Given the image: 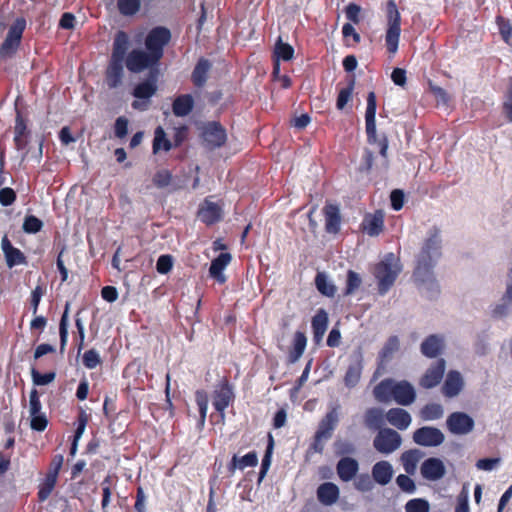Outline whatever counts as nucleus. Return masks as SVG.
I'll list each match as a JSON object with an SVG mask.
<instances>
[{
  "label": "nucleus",
  "instance_id": "obj_1",
  "mask_svg": "<svg viewBox=\"0 0 512 512\" xmlns=\"http://www.w3.org/2000/svg\"><path fill=\"white\" fill-rule=\"evenodd\" d=\"M442 255V232L438 227L430 228L416 257L413 277L418 288L427 298H436L440 286L434 276V267Z\"/></svg>",
  "mask_w": 512,
  "mask_h": 512
},
{
  "label": "nucleus",
  "instance_id": "obj_2",
  "mask_svg": "<svg viewBox=\"0 0 512 512\" xmlns=\"http://www.w3.org/2000/svg\"><path fill=\"white\" fill-rule=\"evenodd\" d=\"M373 393L379 402L387 403L394 400L403 406L412 404L416 399L413 385L405 380L384 379L375 386Z\"/></svg>",
  "mask_w": 512,
  "mask_h": 512
},
{
  "label": "nucleus",
  "instance_id": "obj_3",
  "mask_svg": "<svg viewBox=\"0 0 512 512\" xmlns=\"http://www.w3.org/2000/svg\"><path fill=\"white\" fill-rule=\"evenodd\" d=\"M402 270L400 259L394 253H387L374 268V276L378 282L381 295L386 294L395 283Z\"/></svg>",
  "mask_w": 512,
  "mask_h": 512
},
{
  "label": "nucleus",
  "instance_id": "obj_4",
  "mask_svg": "<svg viewBox=\"0 0 512 512\" xmlns=\"http://www.w3.org/2000/svg\"><path fill=\"white\" fill-rule=\"evenodd\" d=\"M376 95L369 92L367 96V107L365 112L366 133L370 144H377L379 152L383 158L387 156L388 141L386 137H379L376 131Z\"/></svg>",
  "mask_w": 512,
  "mask_h": 512
},
{
  "label": "nucleus",
  "instance_id": "obj_5",
  "mask_svg": "<svg viewBox=\"0 0 512 512\" xmlns=\"http://www.w3.org/2000/svg\"><path fill=\"white\" fill-rule=\"evenodd\" d=\"M400 13L393 0L388 2L387 5V31H386V45L390 53L394 54L398 50L399 37H400Z\"/></svg>",
  "mask_w": 512,
  "mask_h": 512
},
{
  "label": "nucleus",
  "instance_id": "obj_6",
  "mask_svg": "<svg viewBox=\"0 0 512 512\" xmlns=\"http://www.w3.org/2000/svg\"><path fill=\"white\" fill-rule=\"evenodd\" d=\"M402 443L398 432L390 428L380 429L373 440L374 448L382 454H391L396 451Z\"/></svg>",
  "mask_w": 512,
  "mask_h": 512
},
{
  "label": "nucleus",
  "instance_id": "obj_7",
  "mask_svg": "<svg viewBox=\"0 0 512 512\" xmlns=\"http://www.w3.org/2000/svg\"><path fill=\"white\" fill-rule=\"evenodd\" d=\"M170 31L163 27L154 28L146 37L145 45L152 58L159 61L163 56V48L169 42Z\"/></svg>",
  "mask_w": 512,
  "mask_h": 512
},
{
  "label": "nucleus",
  "instance_id": "obj_8",
  "mask_svg": "<svg viewBox=\"0 0 512 512\" xmlns=\"http://www.w3.org/2000/svg\"><path fill=\"white\" fill-rule=\"evenodd\" d=\"M448 431L456 436L470 434L475 428L474 419L465 412H453L446 419Z\"/></svg>",
  "mask_w": 512,
  "mask_h": 512
},
{
  "label": "nucleus",
  "instance_id": "obj_9",
  "mask_svg": "<svg viewBox=\"0 0 512 512\" xmlns=\"http://www.w3.org/2000/svg\"><path fill=\"white\" fill-rule=\"evenodd\" d=\"M339 422V407H333L326 416L321 420L318 430L315 436V450L321 451L322 447H319V443L323 440L331 438L333 431L335 430Z\"/></svg>",
  "mask_w": 512,
  "mask_h": 512
},
{
  "label": "nucleus",
  "instance_id": "obj_10",
  "mask_svg": "<svg viewBox=\"0 0 512 512\" xmlns=\"http://www.w3.org/2000/svg\"><path fill=\"white\" fill-rule=\"evenodd\" d=\"M413 440L420 446L436 447L444 442L445 436L438 428L424 426L413 433Z\"/></svg>",
  "mask_w": 512,
  "mask_h": 512
},
{
  "label": "nucleus",
  "instance_id": "obj_11",
  "mask_svg": "<svg viewBox=\"0 0 512 512\" xmlns=\"http://www.w3.org/2000/svg\"><path fill=\"white\" fill-rule=\"evenodd\" d=\"M24 28L25 20L21 18L17 19L15 23L9 28L7 36L0 48L1 55H10L17 49Z\"/></svg>",
  "mask_w": 512,
  "mask_h": 512
},
{
  "label": "nucleus",
  "instance_id": "obj_12",
  "mask_svg": "<svg viewBox=\"0 0 512 512\" xmlns=\"http://www.w3.org/2000/svg\"><path fill=\"white\" fill-rule=\"evenodd\" d=\"M202 137L206 145L211 149L221 147L227 139L225 130L216 122L205 125Z\"/></svg>",
  "mask_w": 512,
  "mask_h": 512
},
{
  "label": "nucleus",
  "instance_id": "obj_13",
  "mask_svg": "<svg viewBox=\"0 0 512 512\" xmlns=\"http://www.w3.org/2000/svg\"><path fill=\"white\" fill-rule=\"evenodd\" d=\"M157 62L150 53L142 50H133L126 59V66L131 72H140Z\"/></svg>",
  "mask_w": 512,
  "mask_h": 512
},
{
  "label": "nucleus",
  "instance_id": "obj_14",
  "mask_svg": "<svg viewBox=\"0 0 512 512\" xmlns=\"http://www.w3.org/2000/svg\"><path fill=\"white\" fill-rule=\"evenodd\" d=\"M446 363L443 359L437 360L431 367L427 369L420 380V385L426 389L437 386L443 378Z\"/></svg>",
  "mask_w": 512,
  "mask_h": 512
},
{
  "label": "nucleus",
  "instance_id": "obj_15",
  "mask_svg": "<svg viewBox=\"0 0 512 512\" xmlns=\"http://www.w3.org/2000/svg\"><path fill=\"white\" fill-rule=\"evenodd\" d=\"M446 472L443 461L439 458H428L421 465V474L423 478L430 481L441 479Z\"/></svg>",
  "mask_w": 512,
  "mask_h": 512
},
{
  "label": "nucleus",
  "instance_id": "obj_16",
  "mask_svg": "<svg viewBox=\"0 0 512 512\" xmlns=\"http://www.w3.org/2000/svg\"><path fill=\"white\" fill-rule=\"evenodd\" d=\"M363 370V357L360 352L352 356L346 374L344 376V383L346 387H355L360 379Z\"/></svg>",
  "mask_w": 512,
  "mask_h": 512
},
{
  "label": "nucleus",
  "instance_id": "obj_17",
  "mask_svg": "<svg viewBox=\"0 0 512 512\" xmlns=\"http://www.w3.org/2000/svg\"><path fill=\"white\" fill-rule=\"evenodd\" d=\"M234 394L232 388L227 382L218 385L214 391L213 405L215 409L224 417V411L233 400Z\"/></svg>",
  "mask_w": 512,
  "mask_h": 512
},
{
  "label": "nucleus",
  "instance_id": "obj_18",
  "mask_svg": "<svg viewBox=\"0 0 512 512\" xmlns=\"http://www.w3.org/2000/svg\"><path fill=\"white\" fill-rule=\"evenodd\" d=\"M358 470V461L350 457L341 458L336 466L337 474L343 482H349L353 480L356 477Z\"/></svg>",
  "mask_w": 512,
  "mask_h": 512
},
{
  "label": "nucleus",
  "instance_id": "obj_19",
  "mask_svg": "<svg viewBox=\"0 0 512 512\" xmlns=\"http://www.w3.org/2000/svg\"><path fill=\"white\" fill-rule=\"evenodd\" d=\"M340 496L339 487L332 482H325L317 488L318 501L325 506L335 504Z\"/></svg>",
  "mask_w": 512,
  "mask_h": 512
},
{
  "label": "nucleus",
  "instance_id": "obj_20",
  "mask_svg": "<svg viewBox=\"0 0 512 512\" xmlns=\"http://www.w3.org/2000/svg\"><path fill=\"white\" fill-rule=\"evenodd\" d=\"M384 226V214L382 211H376L373 214H367L362 222L363 230L369 236L379 235Z\"/></svg>",
  "mask_w": 512,
  "mask_h": 512
},
{
  "label": "nucleus",
  "instance_id": "obj_21",
  "mask_svg": "<svg viewBox=\"0 0 512 512\" xmlns=\"http://www.w3.org/2000/svg\"><path fill=\"white\" fill-rule=\"evenodd\" d=\"M231 261V255L229 253H221L215 258L209 268V274L218 283L222 284L226 281L224 270Z\"/></svg>",
  "mask_w": 512,
  "mask_h": 512
},
{
  "label": "nucleus",
  "instance_id": "obj_22",
  "mask_svg": "<svg viewBox=\"0 0 512 512\" xmlns=\"http://www.w3.org/2000/svg\"><path fill=\"white\" fill-rule=\"evenodd\" d=\"M394 470L388 461H379L372 467V478L379 485H387L393 478Z\"/></svg>",
  "mask_w": 512,
  "mask_h": 512
},
{
  "label": "nucleus",
  "instance_id": "obj_23",
  "mask_svg": "<svg viewBox=\"0 0 512 512\" xmlns=\"http://www.w3.org/2000/svg\"><path fill=\"white\" fill-rule=\"evenodd\" d=\"M198 216L202 222L213 224L221 219L222 209L218 204L205 200L198 212Z\"/></svg>",
  "mask_w": 512,
  "mask_h": 512
},
{
  "label": "nucleus",
  "instance_id": "obj_24",
  "mask_svg": "<svg viewBox=\"0 0 512 512\" xmlns=\"http://www.w3.org/2000/svg\"><path fill=\"white\" fill-rule=\"evenodd\" d=\"M387 421L399 430L407 429L411 424L410 414L402 408H392L386 413Z\"/></svg>",
  "mask_w": 512,
  "mask_h": 512
},
{
  "label": "nucleus",
  "instance_id": "obj_25",
  "mask_svg": "<svg viewBox=\"0 0 512 512\" xmlns=\"http://www.w3.org/2000/svg\"><path fill=\"white\" fill-rule=\"evenodd\" d=\"M463 388V379L459 372L450 371L442 387L443 394L452 398L457 396Z\"/></svg>",
  "mask_w": 512,
  "mask_h": 512
},
{
  "label": "nucleus",
  "instance_id": "obj_26",
  "mask_svg": "<svg viewBox=\"0 0 512 512\" xmlns=\"http://www.w3.org/2000/svg\"><path fill=\"white\" fill-rule=\"evenodd\" d=\"M444 347V338L440 335H430L421 344V352L429 358H435Z\"/></svg>",
  "mask_w": 512,
  "mask_h": 512
},
{
  "label": "nucleus",
  "instance_id": "obj_27",
  "mask_svg": "<svg viewBox=\"0 0 512 512\" xmlns=\"http://www.w3.org/2000/svg\"><path fill=\"white\" fill-rule=\"evenodd\" d=\"M328 327V314L324 309H319L312 319L314 341L320 343Z\"/></svg>",
  "mask_w": 512,
  "mask_h": 512
},
{
  "label": "nucleus",
  "instance_id": "obj_28",
  "mask_svg": "<svg viewBox=\"0 0 512 512\" xmlns=\"http://www.w3.org/2000/svg\"><path fill=\"white\" fill-rule=\"evenodd\" d=\"M257 464L258 455L256 452L252 451L242 457L234 455L228 466V469L233 474L236 470H244L248 467H255Z\"/></svg>",
  "mask_w": 512,
  "mask_h": 512
},
{
  "label": "nucleus",
  "instance_id": "obj_29",
  "mask_svg": "<svg viewBox=\"0 0 512 512\" xmlns=\"http://www.w3.org/2000/svg\"><path fill=\"white\" fill-rule=\"evenodd\" d=\"M423 456L424 453L419 449H411L405 451L401 455V462L405 472L409 475H413L416 472L418 463L423 458Z\"/></svg>",
  "mask_w": 512,
  "mask_h": 512
},
{
  "label": "nucleus",
  "instance_id": "obj_30",
  "mask_svg": "<svg viewBox=\"0 0 512 512\" xmlns=\"http://www.w3.org/2000/svg\"><path fill=\"white\" fill-rule=\"evenodd\" d=\"M129 47V38L125 32H118L114 39L112 59L113 61L123 62Z\"/></svg>",
  "mask_w": 512,
  "mask_h": 512
},
{
  "label": "nucleus",
  "instance_id": "obj_31",
  "mask_svg": "<svg viewBox=\"0 0 512 512\" xmlns=\"http://www.w3.org/2000/svg\"><path fill=\"white\" fill-rule=\"evenodd\" d=\"M341 217L339 208L335 205L325 207V228L328 233H337L340 229Z\"/></svg>",
  "mask_w": 512,
  "mask_h": 512
},
{
  "label": "nucleus",
  "instance_id": "obj_32",
  "mask_svg": "<svg viewBox=\"0 0 512 512\" xmlns=\"http://www.w3.org/2000/svg\"><path fill=\"white\" fill-rule=\"evenodd\" d=\"M124 75L123 62L111 60L106 75V81L109 88H117L121 85Z\"/></svg>",
  "mask_w": 512,
  "mask_h": 512
},
{
  "label": "nucleus",
  "instance_id": "obj_33",
  "mask_svg": "<svg viewBox=\"0 0 512 512\" xmlns=\"http://www.w3.org/2000/svg\"><path fill=\"white\" fill-rule=\"evenodd\" d=\"M193 98L190 95H182L173 102V113L178 117L188 115L193 109Z\"/></svg>",
  "mask_w": 512,
  "mask_h": 512
},
{
  "label": "nucleus",
  "instance_id": "obj_34",
  "mask_svg": "<svg viewBox=\"0 0 512 512\" xmlns=\"http://www.w3.org/2000/svg\"><path fill=\"white\" fill-rule=\"evenodd\" d=\"M211 68V64L206 59H200L192 73V79L196 86L201 87L207 81V75Z\"/></svg>",
  "mask_w": 512,
  "mask_h": 512
},
{
  "label": "nucleus",
  "instance_id": "obj_35",
  "mask_svg": "<svg viewBox=\"0 0 512 512\" xmlns=\"http://www.w3.org/2000/svg\"><path fill=\"white\" fill-rule=\"evenodd\" d=\"M307 345V338L302 332H296L293 341V348L289 354V360L292 363L297 362L303 355Z\"/></svg>",
  "mask_w": 512,
  "mask_h": 512
},
{
  "label": "nucleus",
  "instance_id": "obj_36",
  "mask_svg": "<svg viewBox=\"0 0 512 512\" xmlns=\"http://www.w3.org/2000/svg\"><path fill=\"white\" fill-rule=\"evenodd\" d=\"M365 424L370 429H381L384 425V413L380 408H371L365 414Z\"/></svg>",
  "mask_w": 512,
  "mask_h": 512
},
{
  "label": "nucleus",
  "instance_id": "obj_37",
  "mask_svg": "<svg viewBox=\"0 0 512 512\" xmlns=\"http://www.w3.org/2000/svg\"><path fill=\"white\" fill-rule=\"evenodd\" d=\"M421 418L425 421H434L443 417L444 408L439 403L425 405L420 411Z\"/></svg>",
  "mask_w": 512,
  "mask_h": 512
},
{
  "label": "nucleus",
  "instance_id": "obj_38",
  "mask_svg": "<svg viewBox=\"0 0 512 512\" xmlns=\"http://www.w3.org/2000/svg\"><path fill=\"white\" fill-rule=\"evenodd\" d=\"M315 285L318 291L327 296L332 297L336 292V288L333 283L328 279L325 273L319 272L315 278Z\"/></svg>",
  "mask_w": 512,
  "mask_h": 512
},
{
  "label": "nucleus",
  "instance_id": "obj_39",
  "mask_svg": "<svg viewBox=\"0 0 512 512\" xmlns=\"http://www.w3.org/2000/svg\"><path fill=\"white\" fill-rule=\"evenodd\" d=\"M155 81H145L138 84L133 92L134 97L137 99L149 100L156 92Z\"/></svg>",
  "mask_w": 512,
  "mask_h": 512
},
{
  "label": "nucleus",
  "instance_id": "obj_40",
  "mask_svg": "<svg viewBox=\"0 0 512 512\" xmlns=\"http://www.w3.org/2000/svg\"><path fill=\"white\" fill-rule=\"evenodd\" d=\"M69 309H70V303H66L64 312L62 314L60 325H59V334H60V350L61 352L64 351L65 346L68 341V326H69Z\"/></svg>",
  "mask_w": 512,
  "mask_h": 512
},
{
  "label": "nucleus",
  "instance_id": "obj_41",
  "mask_svg": "<svg viewBox=\"0 0 512 512\" xmlns=\"http://www.w3.org/2000/svg\"><path fill=\"white\" fill-rule=\"evenodd\" d=\"M399 339L396 336L390 337L383 346L379 358L382 362L389 361L395 352L399 349Z\"/></svg>",
  "mask_w": 512,
  "mask_h": 512
},
{
  "label": "nucleus",
  "instance_id": "obj_42",
  "mask_svg": "<svg viewBox=\"0 0 512 512\" xmlns=\"http://www.w3.org/2000/svg\"><path fill=\"white\" fill-rule=\"evenodd\" d=\"M171 148V143L166 139L165 132L162 127H157L153 140V152L157 153L161 149L168 151Z\"/></svg>",
  "mask_w": 512,
  "mask_h": 512
},
{
  "label": "nucleus",
  "instance_id": "obj_43",
  "mask_svg": "<svg viewBox=\"0 0 512 512\" xmlns=\"http://www.w3.org/2000/svg\"><path fill=\"white\" fill-rule=\"evenodd\" d=\"M195 397L200 413L199 424L200 426H204L208 411V394L203 390H198L195 394Z\"/></svg>",
  "mask_w": 512,
  "mask_h": 512
},
{
  "label": "nucleus",
  "instance_id": "obj_44",
  "mask_svg": "<svg viewBox=\"0 0 512 512\" xmlns=\"http://www.w3.org/2000/svg\"><path fill=\"white\" fill-rule=\"evenodd\" d=\"M117 5L122 15L130 16L139 11L141 2L140 0H118Z\"/></svg>",
  "mask_w": 512,
  "mask_h": 512
},
{
  "label": "nucleus",
  "instance_id": "obj_45",
  "mask_svg": "<svg viewBox=\"0 0 512 512\" xmlns=\"http://www.w3.org/2000/svg\"><path fill=\"white\" fill-rule=\"evenodd\" d=\"M57 478L55 472H49L45 478V482L42 486V488L39 490V499L41 501H45L49 495L51 494L52 490L55 487Z\"/></svg>",
  "mask_w": 512,
  "mask_h": 512
},
{
  "label": "nucleus",
  "instance_id": "obj_46",
  "mask_svg": "<svg viewBox=\"0 0 512 512\" xmlns=\"http://www.w3.org/2000/svg\"><path fill=\"white\" fill-rule=\"evenodd\" d=\"M354 480V487L360 492H368L373 489V478L367 473L356 475Z\"/></svg>",
  "mask_w": 512,
  "mask_h": 512
},
{
  "label": "nucleus",
  "instance_id": "obj_47",
  "mask_svg": "<svg viewBox=\"0 0 512 512\" xmlns=\"http://www.w3.org/2000/svg\"><path fill=\"white\" fill-rule=\"evenodd\" d=\"M275 54L278 59L288 61L293 58L294 49L291 45L283 43L281 39H279L275 46Z\"/></svg>",
  "mask_w": 512,
  "mask_h": 512
},
{
  "label": "nucleus",
  "instance_id": "obj_48",
  "mask_svg": "<svg viewBox=\"0 0 512 512\" xmlns=\"http://www.w3.org/2000/svg\"><path fill=\"white\" fill-rule=\"evenodd\" d=\"M354 90V81H351V83L346 87L340 90L336 102V106L339 110L344 109L346 104L351 99L352 93Z\"/></svg>",
  "mask_w": 512,
  "mask_h": 512
},
{
  "label": "nucleus",
  "instance_id": "obj_49",
  "mask_svg": "<svg viewBox=\"0 0 512 512\" xmlns=\"http://www.w3.org/2000/svg\"><path fill=\"white\" fill-rule=\"evenodd\" d=\"M101 363L100 354L95 349L86 351L83 355V364L88 369H94Z\"/></svg>",
  "mask_w": 512,
  "mask_h": 512
},
{
  "label": "nucleus",
  "instance_id": "obj_50",
  "mask_svg": "<svg viewBox=\"0 0 512 512\" xmlns=\"http://www.w3.org/2000/svg\"><path fill=\"white\" fill-rule=\"evenodd\" d=\"M455 512H470L469 489L466 485L463 486L460 494L457 497V506Z\"/></svg>",
  "mask_w": 512,
  "mask_h": 512
},
{
  "label": "nucleus",
  "instance_id": "obj_51",
  "mask_svg": "<svg viewBox=\"0 0 512 512\" xmlns=\"http://www.w3.org/2000/svg\"><path fill=\"white\" fill-rule=\"evenodd\" d=\"M362 280L358 273L350 270L347 275L346 295L353 294L361 285Z\"/></svg>",
  "mask_w": 512,
  "mask_h": 512
},
{
  "label": "nucleus",
  "instance_id": "obj_52",
  "mask_svg": "<svg viewBox=\"0 0 512 512\" xmlns=\"http://www.w3.org/2000/svg\"><path fill=\"white\" fill-rule=\"evenodd\" d=\"M406 512H429V504L426 500L416 498L407 502Z\"/></svg>",
  "mask_w": 512,
  "mask_h": 512
},
{
  "label": "nucleus",
  "instance_id": "obj_53",
  "mask_svg": "<svg viewBox=\"0 0 512 512\" xmlns=\"http://www.w3.org/2000/svg\"><path fill=\"white\" fill-rule=\"evenodd\" d=\"M42 226H43V223L40 219H38L35 216L30 215V216H27L24 220L23 230L26 233H36V232L40 231Z\"/></svg>",
  "mask_w": 512,
  "mask_h": 512
},
{
  "label": "nucleus",
  "instance_id": "obj_54",
  "mask_svg": "<svg viewBox=\"0 0 512 512\" xmlns=\"http://www.w3.org/2000/svg\"><path fill=\"white\" fill-rule=\"evenodd\" d=\"M6 262L9 267L22 264L24 262V256L17 248L12 247L5 253Z\"/></svg>",
  "mask_w": 512,
  "mask_h": 512
},
{
  "label": "nucleus",
  "instance_id": "obj_55",
  "mask_svg": "<svg viewBox=\"0 0 512 512\" xmlns=\"http://www.w3.org/2000/svg\"><path fill=\"white\" fill-rule=\"evenodd\" d=\"M42 405L39 400L38 392L36 389H33L29 395V415L34 416L37 414H41Z\"/></svg>",
  "mask_w": 512,
  "mask_h": 512
},
{
  "label": "nucleus",
  "instance_id": "obj_56",
  "mask_svg": "<svg viewBox=\"0 0 512 512\" xmlns=\"http://www.w3.org/2000/svg\"><path fill=\"white\" fill-rule=\"evenodd\" d=\"M31 374H32L33 383L35 385H39V386L47 385L55 379L54 372L41 374L38 371H36L35 369H33Z\"/></svg>",
  "mask_w": 512,
  "mask_h": 512
},
{
  "label": "nucleus",
  "instance_id": "obj_57",
  "mask_svg": "<svg viewBox=\"0 0 512 512\" xmlns=\"http://www.w3.org/2000/svg\"><path fill=\"white\" fill-rule=\"evenodd\" d=\"M171 173L168 170H159L153 177V182L158 188L167 187L171 182Z\"/></svg>",
  "mask_w": 512,
  "mask_h": 512
},
{
  "label": "nucleus",
  "instance_id": "obj_58",
  "mask_svg": "<svg viewBox=\"0 0 512 512\" xmlns=\"http://www.w3.org/2000/svg\"><path fill=\"white\" fill-rule=\"evenodd\" d=\"M173 266V258L170 255H161L156 264V269L160 274L168 273Z\"/></svg>",
  "mask_w": 512,
  "mask_h": 512
},
{
  "label": "nucleus",
  "instance_id": "obj_59",
  "mask_svg": "<svg viewBox=\"0 0 512 512\" xmlns=\"http://www.w3.org/2000/svg\"><path fill=\"white\" fill-rule=\"evenodd\" d=\"M497 23L503 40L508 43L512 38V24L502 17L497 18Z\"/></svg>",
  "mask_w": 512,
  "mask_h": 512
},
{
  "label": "nucleus",
  "instance_id": "obj_60",
  "mask_svg": "<svg viewBox=\"0 0 512 512\" xmlns=\"http://www.w3.org/2000/svg\"><path fill=\"white\" fill-rule=\"evenodd\" d=\"M396 483L405 492L413 493L416 490L414 481L408 475H399L396 478Z\"/></svg>",
  "mask_w": 512,
  "mask_h": 512
},
{
  "label": "nucleus",
  "instance_id": "obj_61",
  "mask_svg": "<svg viewBox=\"0 0 512 512\" xmlns=\"http://www.w3.org/2000/svg\"><path fill=\"white\" fill-rule=\"evenodd\" d=\"M31 417V423L30 426L35 431H44L47 427L48 420L44 413L37 414Z\"/></svg>",
  "mask_w": 512,
  "mask_h": 512
},
{
  "label": "nucleus",
  "instance_id": "obj_62",
  "mask_svg": "<svg viewBox=\"0 0 512 512\" xmlns=\"http://www.w3.org/2000/svg\"><path fill=\"white\" fill-rule=\"evenodd\" d=\"M511 310V303L505 302V300L502 299V302L494 307L492 316L495 318H504L511 313Z\"/></svg>",
  "mask_w": 512,
  "mask_h": 512
},
{
  "label": "nucleus",
  "instance_id": "obj_63",
  "mask_svg": "<svg viewBox=\"0 0 512 512\" xmlns=\"http://www.w3.org/2000/svg\"><path fill=\"white\" fill-rule=\"evenodd\" d=\"M115 136L118 138H124L128 133V119L121 116L118 117L115 121Z\"/></svg>",
  "mask_w": 512,
  "mask_h": 512
},
{
  "label": "nucleus",
  "instance_id": "obj_64",
  "mask_svg": "<svg viewBox=\"0 0 512 512\" xmlns=\"http://www.w3.org/2000/svg\"><path fill=\"white\" fill-rule=\"evenodd\" d=\"M16 199V193L12 188L5 187L0 189V204L3 206L11 205Z\"/></svg>",
  "mask_w": 512,
  "mask_h": 512
}]
</instances>
